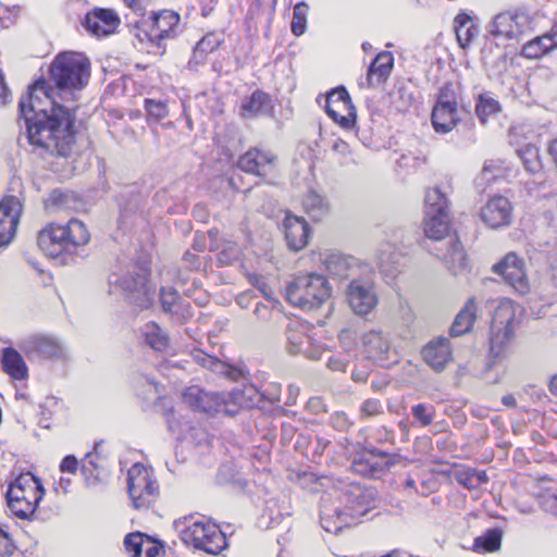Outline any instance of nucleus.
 Listing matches in <instances>:
<instances>
[{
  "instance_id": "obj_26",
  "label": "nucleus",
  "mask_w": 557,
  "mask_h": 557,
  "mask_svg": "<svg viewBox=\"0 0 557 557\" xmlns=\"http://www.w3.org/2000/svg\"><path fill=\"white\" fill-rule=\"evenodd\" d=\"M393 66V54L388 51L380 52L368 69V86L375 87L385 83L392 73Z\"/></svg>"
},
{
  "instance_id": "obj_11",
  "label": "nucleus",
  "mask_w": 557,
  "mask_h": 557,
  "mask_svg": "<svg viewBox=\"0 0 557 557\" xmlns=\"http://www.w3.org/2000/svg\"><path fill=\"white\" fill-rule=\"evenodd\" d=\"M183 399L186 405L196 411L206 413L225 412L230 414L235 412V410L228 407L226 395L207 392L199 386L186 388L183 393Z\"/></svg>"
},
{
  "instance_id": "obj_32",
  "label": "nucleus",
  "mask_w": 557,
  "mask_h": 557,
  "mask_svg": "<svg viewBox=\"0 0 557 557\" xmlns=\"http://www.w3.org/2000/svg\"><path fill=\"white\" fill-rule=\"evenodd\" d=\"M476 318V305L474 302V298L468 299L465 304L463 308L456 315L451 326H450V335L461 336L469 332L473 325V322Z\"/></svg>"
},
{
  "instance_id": "obj_1",
  "label": "nucleus",
  "mask_w": 557,
  "mask_h": 557,
  "mask_svg": "<svg viewBox=\"0 0 557 557\" xmlns=\"http://www.w3.org/2000/svg\"><path fill=\"white\" fill-rule=\"evenodd\" d=\"M45 78L30 85L18 101L30 145L50 153L66 157L76 138L77 106L61 103Z\"/></svg>"
},
{
  "instance_id": "obj_46",
  "label": "nucleus",
  "mask_w": 557,
  "mask_h": 557,
  "mask_svg": "<svg viewBox=\"0 0 557 557\" xmlns=\"http://www.w3.org/2000/svg\"><path fill=\"white\" fill-rule=\"evenodd\" d=\"M158 496V484L156 481H149L140 487L136 496H129L133 505L137 509H147Z\"/></svg>"
},
{
  "instance_id": "obj_45",
  "label": "nucleus",
  "mask_w": 557,
  "mask_h": 557,
  "mask_svg": "<svg viewBox=\"0 0 557 557\" xmlns=\"http://www.w3.org/2000/svg\"><path fill=\"white\" fill-rule=\"evenodd\" d=\"M151 480L148 470L144 466H133L127 473V490L129 496H136L140 487L145 486Z\"/></svg>"
},
{
  "instance_id": "obj_53",
  "label": "nucleus",
  "mask_w": 557,
  "mask_h": 557,
  "mask_svg": "<svg viewBox=\"0 0 557 557\" xmlns=\"http://www.w3.org/2000/svg\"><path fill=\"white\" fill-rule=\"evenodd\" d=\"M144 545V534L140 532L129 533L124 539V546L128 553H133V557H141Z\"/></svg>"
},
{
  "instance_id": "obj_23",
  "label": "nucleus",
  "mask_w": 557,
  "mask_h": 557,
  "mask_svg": "<svg viewBox=\"0 0 557 557\" xmlns=\"http://www.w3.org/2000/svg\"><path fill=\"white\" fill-rule=\"evenodd\" d=\"M364 352L373 361L386 366L394 362L389 339L381 331L367 332L362 337Z\"/></svg>"
},
{
  "instance_id": "obj_15",
  "label": "nucleus",
  "mask_w": 557,
  "mask_h": 557,
  "mask_svg": "<svg viewBox=\"0 0 557 557\" xmlns=\"http://www.w3.org/2000/svg\"><path fill=\"white\" fill-rule=\"evenodd\" d=\"M393 465V457L376 448L357 453L351 462L354 471L363 476H376L388 470Z\"/></svg>"
},
{
  "instance_id": "obj_27",
  "label": "nucleus",
  "mask_w": 557,
  "mask_h": 557,
  "mask_svg": "<svg viewBox=\"0 0 557 557\" xmlns=\"http://www.w3.org/2000/svg\"><path fill=\"white\" fill-rule=\"evenodd\" d=\"M325 270L332 276L349 278L357 269V260L339 252L327 253L323 259Z\"/></svg>"
},
{
  "instance_id": "obj_37",
  "label": "nucleus",
  "mask_w": 557,
  "mask_h": 557,
  "mask_svg": "<svg viewBox=\"0 0 557 557\" xmlns=\"http://www.w3.org/2000/svg\"><path fill=\"white\" fill-rule=\"evenodd\" d=\"M145 343L156 351H164L169 347L170 338L157 323L148 322L141 327Z\"/></svg>"
},
{
  "instance_id": "obj_44",
  "label": "nucleus",
  "mask_w": 557,
  "mask_h": 557,
  "mask_svg": "<svg viewBox=\"0 0 557 557\" xmlns=\"http://www.w3.org/2000/svg\"><path fill=\"white\" fill-rule=\"evenodd\" d=\"M500 110H502V106L498 102V100H496L488 94L479 95L476 104H475V113L482 124H485L490 116H493V115L499 113Z\"/></svg>"
},
{
  "instance_id": "obj_21",
  "label": "nucleus",
  "mask_w": 557,
  "mask_h": 557,
  "mask_svg": "<svg viewBox=\"0 0 557 557\" xmlns=\"http://www.w3.org/2000/svg\"><path fill=\"white\" fill-rule=\"evenodd\" d=\"M83 24L90 34L97 37L109 36L120 25V18L111 9L95 8L85 15Z\"/></svg>"
},
{
  "instance_id": "obj_30",
  "label": "nucleus",
  "mask_w": 557,
  "mask_h": 557,
  "mask_svg": "<svg viewBox=\"0 0 557 557\" xmlns=\"http://www.w3.org/2000/svg\"><path fill=\"white\" fill-rule=\"evenodd\" d=\"M454 29L459 46L468 48L479 35L480 27L474 24L472 17L466 13H459L454 20Z\"/></svg>"
},
{
  "instance_id": "obj_19",
  "label": "nucleus",
  "mask_w": 557,
  "mask_h": 557,
  "mask_svg": "<svg viewBox=\"0 0 557 557\" xmlns=\"http://www.w3.org/2000/svg\"><path fill=\"white\" fill-rule=\"evenodd\" d=\"M37 245L46 256L53 259L61 257L63 253L72 255L65 230L59 224L52 223L41 230L37 237Z\"/></svg>"
},
{
  "instance_id": "obj_41",
  "label": "nucleus",
  "mask_w": 557,
  "mask_h": 557,
  "mask_svg": "<svg viewBox=\"0 0 557 557\" xmlns=\"http://www.w3.org/2000/svg\"><path fill=\"white\" fill-rule=\"evenodd\" d=\"M326 510L327 508L323 506L321 510V525L326 532L336 534L342 531L344 527L354 523L349 518L348 511L344 509H335V520L333 519V516L326 512Z\"/></svg>"
},
{
  "instance_id": "obj_31",
  "label": "nucleus",
  "mask_w": 557,
  "mask_h": 557,
  "mask_svg": "<svg viewBox=\"0 0 557 557\" xmlns=\"http://www.w3.org/2000/svg\"><path fill=\"white\" fill-rule=\"evenodd\" d=\"M1 366L3 371L14 380H23L27 376V367L23 357L12 347L2 349Z\"/></svg>"
},
{
  "instance_id": "obj_12",
  "label": "nucleus",
  "mask_w": 557,
  "mask_h": 557,
  "mask_svg": "<svg viewBox=\"0 0 557 557\" xmlns=\"http://www.w3.org/2000/svg\"><path fill=\"white\" fill-rule=\"evenodd\" d=\"M346 300L356 314L370 313L377 305L372 282L367 278H352L346 288Z\"/></svg>"
},
{
  "instance_id": "obj_10",
  "label": "nucleus",
  "mask_w": 557,
  "mask_h": 557,
  "mask_svg": "<svg viewBox=\"0 0 557 557\" xmlns=\"http://www.w3.org/2000/svg\"><path fill=\"white\" fill-rule=\"evenodd\" d=\"M338 490L342 492L343 500L349 508V518L355 522V518L364 516L375 506L376 491L370 486H363L359 483L339 482Z\"/></svg>"
},
{
  "instance_id": "obj_43",
  "label": "nucleus",
  "mask_w": 557,
  "mask_h": 557,
  "mask_svg": "<svg viewBox=\"0 0 557 557\" xmlns=\"http://www.w3.org/2000/svg\"><path fill=\"white\" fill-rule=\"evenodd\" d=\"M524 169L531 174H540L543 170V164L540 158V150L536 146L528 144L517 150Z\"/></svg>"
},
{
  "instance_id": "obj_7",
  "label": "nucleus",
  "mask_w": 557,
  "mask_h": 557,
  "mask_svg": "<svg viewBox=\"0 0 557 557\" xmlns=\"http://www.w3.org/2000/svg\"><path fill=\"white\" fill-rule=\"evenodd\" d=\"M425 218L423 230L426 237L442 240L449 232V201L440 188H430L425 193Z\"/></svg>"
},
{
  "instance_id": "obj_25",
  "label": "nucleus",
  "mask_w": 557,
  "mask_h": 557,
  "mask_svg": "<svg viewBox=\"0 0 557 557\" xmlns=\"http://www.w3.org/2000/svg\"><path fill=\"white\" fill-rule=\"evenodd\" d=\"M421 354L425 363L436 372H442L451 360V348L444 337L428 343Z\"/></svg>"
},
{
  "instance_id": "obj_62",
  "label": "nucleus",
  "mask_w": 557,
  "mask_h": 557,
  "mask_svg": "<svg viewBox=\"0 0 557 557\" xmlns=\"http://www.w3.org/2000/svg\"><path fill=\"white\" fill-rule=\"evenodd\" d=\"M543 506L546 511L557 515V494H549L544 498Z\"/></svg>"
},
{
  "instance_id": "obj_39",
  "label": "nucleus",
  "mask_w": 557,
  "mask_h": 557,
  "mask_svg": "<svg viewBox=\"0 0 557 557\" xmlns=\"http://www.w3.org/2000/svg\"><path fill=\"white\" fill-rule=\"evenodd\" d=\"M62 227L65 230V236L67 237L72 253H74L76 248L86 245L90 239L87 227L79 220L72 219L66 225H62Z\"/></svg>"
},
{
  "instance_id": "obj_14",
  "label": "nucleus",
  "mask_w": 557,
  "mask_h": 557,
  "mask_svg": "<svg viewBox=\"0 0 557 557\" xmlns=\"http://www.w3.org/2000/svg\"><path fill=\"white\" fill-rule=\"evenodd\" d=\"M277 157L271 150L251 148L238 158L237 166L245 173L265 178L276 171Z\"/></svg>"
},
{
  "instance_id": "obj_49",
  "label": "nucleus",
  "mask_w": 557,
  "mask_h": 557,
  "mask_svg": "<svg viewBox=\"0 0 557 557\" xmlns=\"http://www.w3.org/2000/svg\"><path fill=\"white\" fill-rule=\"evenodd\" d=\"M411 413L421 426H429L433 423L436 410L433 405L417 404L412 406Z\"/></svg>"
},
{
  "instance_id": "obj_29",
  "label": "nucleus",
  "mask_w": 557,
  "mask_h": 557,
  "mask_svg": "<svg viewBox=\"0 0 557 557\" xmlns=\"http://www.w3.org/2000/svg\"><path fill=\"white\" fill-rule=\"evenodd\" d=\"M271 110V97L259 89L255 90L249 98L244 99L240 106L242 115L248 119L269 114Z\"/></svg>"
},
{
  "instance_id": "obj_54",
  "label": "nucleus",
  "mask_w": 557,
  "mask_h": 557,
  "mask_svg": "<svg viewBox=\"0 0 557 557\" xmlns=\"http://www.w3.org/2000/svg\"><path fill=\"white\" fill-rule=\"evenodd\" d=\"M180 299V295L174 288H164L162 287L160 289V302L162 310L165 313H172L173 307L176 304V301Z\"/></svg>"
},
{
  "instance_id": "obj_4",
  "label": "nucleus",
  "mask_w": 557,
  "mask_h": 557,
  "mask_svg": "<svg viewBox=\"0 0 557 557\" xmlns=\"http://www.w3.org/2000/svg\"><path fill=\"white\" fill-rule=\"evenodd\" d=\"M517 325L513 304L509 300L502 301L494 310L491 324L490 367L509 355Z\"/></svg>"
},
{
  "instance_id": "obj_55",
  "label": "nucleus",
  "mask_w": 557,
  "mask_h": 557,
  "mask_svg": "<svg viewBox=\"0 0 557 557\" xmlns=\"http://www.w3.org/2000/svg\"><path fill=\"white\" fill-rule=\"evenodd\" d=\"M455 480L462 486L468 490H476L478 481L473 479V470L472 469H461L457 470L454 473Z\"/></svg>"
},
{
  "instance_id": "obj_36",
  "label": "nucleus",
  "mask_w": 557,
  "mask_h": 557,
  "mask_svg": "<svg viewBox=\"0 0 557 557\" xmlns=\"http://www.w3.org/2000/svg\"><path fill=\"white\" fill-rule=\"evenodd\" d=\"M191 357L197 364L219 375L231 377L234 373V368H232L230 364L223 362L216 357L208 355L207 352L200 349L193 350Z\"/></svg>"
},
{
  "instance_id": "obj_2",
  "label": "nucleus",
  "mask_w": 557,
  "mask_h": 557,
  "mask_svg": "<svg viewBox=\"0 0 557 557\" xmlns=\"http://www.w3.org/2000/svg\"><path fill=\"white\" fill-rule=\"evenodd\" d=\"M51 82L58 88V97L67 101L70 96L74 101V92L82 90L90 77V62L83 54L73 51L58 53L49 66Z\"/></svg>"
},
{
  "instance_id": "obj_42",
  "label": "nucleus",
  "mask_w": 557,
  "mask_h": 557,
  "mask_svg": "<svg viewBox=\"0 0 557 557\" xmlns=\"http://www.w3.org/2000/svg\"><path fill=\"white\" fill-rule=\"evenodd\" d=\"M503 531L494 528L488 529L483 535L475 537L473 550L476 553H492L499 549Z\"/></svg>"
},
{
  "instance_id": "obj_8",
  "label": "nucleus",
  "mask_w": 557,
  "mask_h": 557,
  "mask_svg": "<svg viewBox=\"0 0 557 557\" xmlns=\"http://www.w3.org/2000/svg\"><path fill=\"white\" fill-rule=\"evenodd\" d=\"M181 539L185 544L211 555L219 554L226 546L224 534L209 520L195 521L182 529Z\"/></svg>"
},
{
  "instance_id": "obj_28",
  "label": "nucleus",
  "mask_w": 557,
  "mask_h": 557,
  "mask_svg": "<svg viewBox=\"0 0 557 557\" xmlns=\"http://www.w3.org/2000/svg\"><path fill=\"white\" fill-rule=\"evenodd\" d=\"M226 399L228 400V405L233 404L242 408L258 406L262 399H267L270 403L278 401V397L267 398L255 385H246L243 388H235L226 395Z\"/></svg>"
},
{
  "instance_id": "obj_48",
  "label": "nucleus",
  "mask_w": 557,
  "mask_h": 557,
  "mask_svg": "<svg viewBox=\"0 0 557 557\" xmlns=\"http://www.w3.org/2000/svg\"><path fill=\"white\" fill-rule=\"evenodd\" d=\"M308 11L309 7L304 2H299L294 7L293 20L290 24L294 35L300 36L305 33Z\"/></svg>"
},
{
  "instance_id": "obj_60",
  "label": "nucleus",
  "mask_w": 557,
  "mask_h": 557,
  "mask_svg": "<svg viewBox=\"0 0 557 557\" xmlns=\"http://www.w3.org/2000/svg\"><path fill=\"white\" fill-rule=\"evenodd\" d=\"M253 314L261 321H269L272 317V311L267 305L257 304L253 309Z\"/></svg>"
},
{
  "instance_id": "obj_38",
  "label": "nucleus",
  "mask_w": 557,
  "mask_h": 557,
  "mask_svg": "<svg viewBox=\"0 0 557 557\" xmlns=\"http://www.w3.org/2000/svg\"><path fill=\"white\" fill-rule=\"evenodd\" d=\"M220 46V40L214 34H208L203 36L194 48L191 58L188 62L189 69H196L198 65L202 64L207 55L210 52L215 51Z\"/></svg>"
},
{
  "instance_id": "obj_51",
  "label": "nucleus",
  "mask_w": 557,
  "mask_h": 557,
  "mask_svg": "<svg viewBox=\"0 0 557 557\" xmlns=\"http://www.w3.org/2000/svg\"><path fill=\"white\" fill-rule=\"evenodd\" d=\"M145 109L149 117L160 121L169 114L168 104L161 100L146 99Z\"/></svg>"
},
{
  "instance_id": "obj_5",
  "label": "nucleus",
  "mask_w": 557,
  "mask_h": 557,
  "mask_svg": "<svg viewBox=\"0 0 557 557\" xmlns=\"http://www.w3.org/2000/svg\"><path fill=\"white\" fill-rule=\"evenodd\" d=\"M332 288L327 280L317 273L299 274L286 286L287 301L304 310H313L330 299Z\"/></svg>"
},
{
  "instance_id": "obj_9",
  "label": "nucleus",
  "mask_w": 557,
  "mask_h": 557,
  "mask_svg": "<svg viewBox=\"0 0 557 557\" xmlns=\"http://www.w3.org/2000/svg\"><path fill=\"white\" fill-rule=\"evenodd\" d=\"M493 272L500 275L518 295L524 296L530 293L531 286L525 272L523 259L515 252L507 253L499 262L492 268Z\"/></svg>"
},
{
  "instance_id": "obj_63",
  "label": "nucleus",
  "mask_w": 557,
  "mask_h": 557,
  "mask_svg": "<svg viewBox=\"0 0 557 557\" xmlns=\"http://www.w3.org/2000/svg\"><path fill=\"white\" fill-rule=\"evenodd\" d=\"M544 36L548 39L547 44L552 45V50L557 48V26L553 25L550 30L544 34Z\"/></svg>"
},
{
  "instance_id": "obj_57",
  "label": "nucleus",
  "mask_w": 557,
  "mask_h": 557,
  "mask_svg": "<svg viewBox=\"0 0 557 557\" xmlns=\"http://www.w3.org/2000/svg\"><path fill=\"white\" fill-rule=\"evenodd\" d=\"M15 546L10 535L0 527V557H11Z\"/></svg>"
},
{
  "instance_id": "obj_40",
  "label": "nucleus",
  "mask_w": 557,
  "mask_h": 557,
  "mask_svg": "<svg viewBox=\"0 0 557 557\" xmlns=\"http://www.w3.org/2000/svg\"><path fill=\"white\" fill-rule=\"evenodd\" d=\"M285 335L287 339L286 347L290 355L305 354L309 358H314L307 354L305 346L309 344V337L300 326L289 324L285 331Z\"/></svg>"
},
{
  "instance_id": "obj_20",
  "label": "nucleus",
  "mask_w": 557,
  "mask_h": 557,
  "mask_svg": "<svg viewBox=\"0 0 557 557\" xmlns=\"http://www.w3.org/2000/svg\"><path fill=\"white\" fill-rule=\"evenodd\" d=\"M282 227L290 250L300 251L308 245L311 230L304 218L286 213Z\"/></svg>"
},
{
  "instance_id": "obj_52",
  "label": "nucleus",
  "mask_w": 557,
  "mask_h": 557,
  "mask_svg": "<svg viewBox=\"0 0 557 557\" xmlns=\"http://www.w3.org/2000/svg\"><path fill=\"white\" fill-rule=\"evenodd\" d=\"M384 413L383 406L379 399L368 398L360 406V419L379 417Z\"/></svg>"
},
{
  "instance_id": "obj_58",
  "label": "nucleus",
  "mask_w": 557,
  "mask_h": 557,
  "mask_svg": "<svg viewBox=\"0 0 557 557\" xmlns=\"http://www.w3.org/2000/svg\"><path fill=\"white\" fill-rule=\"evenodd\" d=\"M101 446V442L95 443L94 446V453H88L85 456V463L82 466V471H87V463L90 465L92 468H98L100 465L98 463L99 460V453L98 449Z\"/></svg>"
},
{
  "instance_id": "obj_17",
  "label": "nucleus",
  "mask_w": 557,
  "mask_h": 557,
  "mask_svg": "<svg viewBox=\"0 0 557 557\" xmlns=\"http://www.w3.org/2000/svg\"><path fill=\"white\" fill-rule=\"evenodd\" d=\"M178 24L180 15L174 11L163 10L159 13H152L144 23L145 26L149 27V30H145V37L148 38L150 42L160 47L163 39L173 38L175 36Z\"/></svg>"
},
{
  "instance_id": "obj_59",
  "label": "nucleus",
  "mask_w": 557,
  "mask_h": 557,
  "mask_svg": "<svg viewBox=\"0 0 557 557\" xmlns=\"http://www.w3.org/2000/svg\"><path fill=\"white\" fill-rule=\"evenodd\" d=\"M77 459L73 455H69L62 460L60 470L62 472L75 473L77 470Z\"/></svg>"
},
{
  "instance_id": "obj_18",
  "label": "nucleus",
  "mask_w": 557,
  "mask_h": 557,
  "mask_svg": "<svg viewBox=\"0 0 557 557\" xmlns=\"http://www.w3.org/2000/svg\"><path fill=\"white\" fill-rule=\"evenodd\" d=\"M22 210L23 205L15 196H8L0 202V247L13 239Z\"/></svg>"
},
{
  "instance_id": "obj_24",
  "label": "nucleus",
  "mask_w": 557,
  "mask_h": 557,
  "mask_svg": "<svg viewBox=\"0 0 557 557\" xmlns=\"http://www.w3.org/2000/svg\"><path fill=\"white\" fill-rule=\"evenodd\" d=\"M528 16L523 13L503 12L490 24V33L495 37L517 38L523 32Z\"/></svg>"
},
{
  "instance_id": "obj_50",
  "label": "nucleus",
  "mask_w": 557,
  "mask_h": 557,
  "mask_svg": "<svg viewBox=\"0 0 557 557\" xmlns=\"http://www.w3.org/2000/svg\"><path fill=\"white\" fill-rule=\"evenodd\" d=\"M457 89L454 86L453 83H445L444 86L441 87L437 100L435 106L436 107H446V108H457Z\"/></svg>"
},
{
  "instance_id": "obj_34",
  "label": "nucleus",
  "mask_w": 557,
  "mask_h": 557,
  "mask_svg": "<svg viewBox=\"0 0 557 557\" xmlns=\"http://www.w3.org/2000/svg\"><path fill=\"white\" fill-rule=\"evenodd\" d=\"M442 258L454 273L466 268L467 258L462 244L458 237L448 236L447 249L443 253Z\"/></svg>"
},
{
  "instance_id": "obj_22",
  "label": "nucleus",
  "mask_w": 557,
  "mask_h": 557,
  "mask_svg": "<svg viewBox=\"0 0 557 557\" xmlns=\"http://www.w3.org/2000/svg\"><path fill=\"white\" fill-rule=\"evenodd\" d=\"M512 207L504 196L493 197L481 210L482 221L491 228L507 226L511 221Z\"/></svg>"
},
{
  "instance_id": "obj_13",
  "label": "nucleus",
  "mask_w": 557,
  "mask_h": 557,
  "mask_svg": "<svg viewBox=\"0 0 557 557\" xmlns=\"http://www.w3.org/2000/svg\"><path fill=\"white\" fill-rule=\"evenodd\" d=\"M327 115L344 128H351L355 124L356 113L350 96L345 87L332 89L325 99Z\"/></svg>"
},
{
  "instance_id": "obj_3",
  "label": "nucleus",
  "mask_w": 557,
  "mask_h": 557,
  "mask_svg": "<svg viewBox=\"0 0 557 557\" xmlns=\"http://www.w3.org/2000/svg\"><path fill=\"white\" fill-rule=\"evenodd\" d=\"M150 270L146 263L131 262L110 275L111 287L119 288L126 300L139 309H148L153 302L154 289L149 285Z\"/></svg>"
},
{
  "instance_id": "obj_16",
  "label": "nucleus",
  "mask_w": 557,
  "mask_h": 557,
  "mask_svg": "<svg viewBox=\"0 0 557 557\" xmlns=\"http://www.w3.org/2000/svg\"><path fill=\"white\" fill-rule=\"evenodd\" d=\"M22 349L28 358L64 359L66 357L64 345L50 335H33L23 342Z\"/></svg>"
},
{
  "instance_id": "obj_61",
  "label": "nucleus",
  "mask_w": 557,
  "mask_h": 557,
  "mask_svg": "<svg viewBox=\"0 0 557 557\" xmlns=\"http://www.w3.org/2000/svg\"><path fill=\"white\" fill-rule=\"evenodd\" d=\"M326 366L332 371L344 372L346 370L347 363L344 359H342L339 357H330Z\"/></svg>"
},
{
  "instance_id": "obj_64",
  "label": "nucleus",
  "mask_w": 557,
  "mask_h": 557,
  "mask_svg": "<svg viewBox=\"0 0 557 557\" xmlns=\"http://www.w3.org/2000/svg\"><path fill=\"white\" fill-rule=\"evenodd\" d=\"M159 552L160 548L156 544L147 540V547L145 548L144 557H157L159 555Z\"/></svg>"
},
{
  "instance_id": "obj_6",
  "label": "nucleus",
  "mask_w": 557,
  "mask_h": 557,
  "mask_svg": "<svg viewBox=\"0 0 557 557\" xmlns=\"http://www.w3.org/2000/svg\"><path fill=\"white\" fill-rule=\"evenodd\" d=\"M45 494L40 480L30 472L20 473L10 482L5 493L12 513L23 520L29 519Z\"/></svg>"
},
{
  "instance_id": "obj_56",
  "label": "nucleus",
  "mask_w": 557,
  "mask_h": 557,
  "mask_svg": "<svg viewBox=\"0 0 557 557\" xmlns=\"http://www.w3.org/2000/svg\"><path fill=\"white\" fill-rule=\"evenodd\" d=\"M503 168L498 161L488 160L482 169V176L487 182H493L502 175Z\"/></svg>"
},
{
  "instance_id": "obj_33",
  "label": "nucleus",
  "mask_w": 557,
  "mask_h": 557,
  "mask_svg": "<svg viewBox=\"0 0 557 557\" xmlns=\"http://www.w3.org/2000/svg\"><path fill=\"white\" fill-rule=\"evenodd\" d=\"M459 122L457 108H446L434 106L432 111V125L436 133L447 134Z\"/></svg>"
},
{
  "instance_id": "obj_35",
  "label": "nucleus",
  "mask_w": 557,
  "mask_h": 557,
  "mask_svg": "<svg viewBox=\"0 0 557 557\" xmlns=\"http://www.w3.org/2000/svg\"><path fill=\"white\" fill-rule=\"evenodd\" d=\"M302 207L305 211L315 221H321L330 212V203L327 199L315 190H309L306 194L302 200Z\"/></svg>"
},
{
  "instance_id": "obj_47",
  "label": "nucleus",
  "mask_w": 557,
  "mask_h": 557,
  "mask_svg": "<svg viewBox=\"0 0 557 557\" xmlns=\"http://www.w3.org/2000/svg\"><path fill=\"white\" fill-rule=\"evenodd\" d=\"M544 35L537 36L523 45L521 54L528 59H539L552 51V45L547 44Z\"/></svg>"
}]
</instances>
